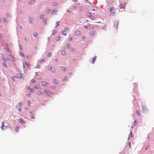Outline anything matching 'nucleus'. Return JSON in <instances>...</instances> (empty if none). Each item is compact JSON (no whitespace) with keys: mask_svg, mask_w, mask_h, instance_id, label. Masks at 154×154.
Here are the masks:
<instances>
[{"mask_svg":"<svg viewBox=\"0 0 154 154\" xmlns=\"http://www.w3.org/2000/svg\"><path fill=\"white\" fill-rule=\"evenodd\" d=\"M56 27H57L58 26V25H59V22L57 21L56 22Z\"/></svg>","mask_w":154,"mask_h":154,"instance_id":"29","label":"nucleus"},{"mask_svg":"<svg viewBox=\"0 0 154 154\" xmlns=\"http://www.w3.org/2000/svg\"><path fill=\"white\" fill-rule=\"evenodd\" d=\"M86 15L87 17H89L91 19L93 20H94V17L92 15L91 13H87L86 14Z\"/></svg>","mask_w":154,"mask_h":154,"instance_id":"2","label":"nucleus"},{"mask_svg":"<svg viewBox=\"0 0 154 154\" xmlns=\"http://www.w3.org/2000/svg\"><path fill=\"white\" fill-rule=\"evenodd\" d=\"M67 11L68 12H70V11H69V10H67Z\"/></svg>","mask_w":154,"mask_h":154,"instance_id":"53","label":"nucleus"},{"mask_svg":"<svg viewBox=\"0 0 154 154\" xmlns=\"http://www.w3.org/2000/svg\"><path fill=\"white\" fill-rule=\"evenodd\" d=\"M136 112H137V114L138 115V116H140V113L139 111H138V110H137V111H136Z\"/></svg>","mask_w":154,"mask_h":154,"instance_id":"25","label":"nucleus"},{"mask_svg":"<svg viewBox=\"0 0 154 154\" xmlns=\"http://www.w3.org/2000/svg\"><path fill=\"white\" fill-rule=\"evenodd\" d=\"M2 34L1 33H0V38H2Z\"/></svg>","mask_w":154,"mask_h":154,"instance_id":"47","label":"nucleus"},{"mask_svg":"<svg viewBox=\"0 0 154 154\" xmlns=\"http://www.w3.org/2000/svg\"><path fill=\"white\" fill-rule=\"evenodd\" d=\"M42 85L44 86H46L47 85H48V83L44 81L42 82Z\"/></svg>","mask_w":154,"mask_h":154,"instance_id":"11","label":"nucleus"},{"mask_svg":"<svg viewBox=\"0 0 154 154\" xmlns=\"http://www.w3.org/2000/svg\"><path fill=\"white\" fill-rule=\"evenodd\" d=\"M19 106H22L23 105V104L21 102H19Z\"/></svg>","mask_w":154,"mask_h":154,"instance_id":"22","label":"nucleus"},{"mask_svg":"<svg viewBox=\"0 0 154 154\" xmlns=\"http://www.w3.org/2000/svg\"><path fill=\"white\" fill-rule=\"evenodd\" d=\"M25 40L26 42H27L29 40V39L26 38H25Z\"/></svg>","mask_w":154,"mask_h":154,"instance_id":"35","label":"nucleus"},{"mask_svg":"<svg viewBox=\"0 0 154 154\" xmlns=\"http://www.w3.org/2000/svg\"><path fill=\"white\" fill-rule=\"evenodd\" d=\"M84 27H85V29H87L88 28V27L87 26H85Z\"/></svg>","mask_w":154,"mask_h":154,"instance_id":"51","label":"nucleus"},{"mask_svg":"<svg viewBox=\"0 0 154 154\" xmlns=\"http://www.w3.org/2000/svg\"><path fill=\"white\" fill-rule=\"evenodd\" d=\"M51 71L53 72H55V69L54 68H52V70H51Z\"/></svg>","mask_w":154,"mask_h":154,"instance_id":"32","label":"nucleus"},{"mask_svg":"<svg viewBox=\"0 0 154 154\" xmlns=\"http://www.w3.org/2000/svg\"><path fill=\"white\" fill-rule=\"evenodd\" d=\"M65 30L64 31H65V32H68L69 31L68 28H65Z\"/></svg>","mask_w":154,"mask_h":154,"instance_id":"18","label":"nucleus"},{"mask_svg":"<svg viewBox=\"0 0 154 154\" xmlns=\"http://www.w3.org/2000/svg\"><path fill=\"white\" fill-rule=\"evenodd\" d=\"M27 95L28 97H30L31 95V94H27Z\"/></svg>","mask_w":154,"mask_h":154,"instance_id":"41","label":"nucleus"},{"mask_svg":"<svg viewBox=\"0 0 154 154\" xmlns=\"http://www.w3.org/2000/svg\"><path fill=\"white\" fill-rule=\"evenodd\" d=\"M29 112L30 114H32V111H30Z\"/></svg>","mask_w":154,"mask_h":154,"instance_id":"54","label":"nucleus"},{"mask_svg":"<svg viewBox=\"0 0 154 154\" xmlns=\"http://www.w3.org/2000/svg\"><path fill=\"white\" fill-rule=\"evenodd\" d=\"M68 39L70 41H72V36L70 35H69L68 37Z\"/></svg>","mask_w":154,"mask_h":154,"instance_id":"14","label":"nucleus"},{"mask_svg":"<svg viewBox=\"0 0 154 154\" xmlns=\"http://www.w3.org/2000/svg\"><path fill=\"white\" fill-rule=\"evenodd\" d=\"M45 93H46V95L47 96H50L52 94V93L50 91H46Z\"/></svg>","mask_w":154,"mask_h":154,"instance_id":"4","label":"nucleus"},{"mask_svg":"<svg viewBox=\"0 0 154 154\" xmlns=\"http://www.w3.org/2000/svg\"><path fill=\"white\" fill-rule=\"evenodd\" d=\"M47 39L48 41H49L50 40V38L49 37H48L47 38Z\"/></svg>","mask_w":154,"mask_h":154,"instance_id":"50","label":"nucleus"},{"mask_svg":"<svg viewBox=\"0 0 154 154\" xmlns=\"http://www.w3.org/2000/svg\"><path fill=\"white\" fill-rule=\"evenodd\" d=\"M18 128H19L18 127H16V128H15V131H16V132H18V131H19V130H18Z\"/></svg>","mask_w":154,"mask_h":154,"instance_id":"21","label":"nucleus"},{"mask_svg":"<svg viewBox=\"0 0 154 154\" xmlns=\"http://www.w3.org/2000/svg\"><path fill=\"white\" fill-rule=\"evenodd\" d=\"M71 50L72 51H73L74 50V49L73 48H72V49H71Z\"/></svg>","mask_w":154,"mask_h":154,"instance_id":"48","label":"nucleus"},{"mask_svg":"<svg viewBox=\"0 0 154 154\" xmlns=\"http://www.w3.org/2000/svg\"><path fill=\"white\" fill-rule=\"evenodd\" d=\"M96 57H97L95 56L92 59V62L93 63H94L95 61V60L96 59Z\"/></svg>","mask_w":154,"mask_h":154,"instance_id":"10","label":"nucleus"},{"mask_svg":"<svg viewBox=\"0 0 154 154\" xmlns=\"http://www.w3.org/2000/svg\"><path fill=\"white\" fill-rule=\"evenodd\" d=\"M26 65H28V64H26Z\"/></svg>","mask_w":154,"mask_h":154,"instance_id":"64","label":"nucleus"},{"mask_svg":"<svg viewBox=\"0 0 154 154\" xmlns=\"http://www.w3.org/2000/svg\"><path fill=\"white\" fill-rule=\"evenodd\" d=\"M56 32V30H54V32H53V34H55V33Z\"/></svg>","mask_w":154,"mask_h":154,"instance_id":"43","label":"nucleus"},{"mask_svg":"<svg viewBox=\"0 0 154 154\" xmlns=\"http://www.w3.org/2000/svg\"><path fill=\"white\" fill-rule=\"evenodd\" d=\"M78 32V33H77L76 34V35L77 36H79L81 34V32L79 31H78V32Z\"/></svg>","mask_w":154,"mask_h":154,"instance_id":"19","label":"nucleus"},{"mask_svg":"<svg viewBox=\"0 0 154 154\" xmlns=\"http://www.w3.org/2000/svg\"><path fill=\"white\" fill-rule=\"evenodd\" d=\"M7 60V59H4V61H5V62H6V60Z\"/></svg>","mask_w":154,"mask_h":154,"instance_id":"52","label":"nucleus"},{"mask_svg":"<svg viewBox=\"0 0 154 154\" xmlns=\"http://www.w3.org/2000/svg\"><path fill=\"white\" fill-rule=\"evenodd\" d=\"M44 59H40L39 60V61L40 62H44Z\"/></svg>","mask_w":154,"mask_h":154,"instance_id":"24","label":"nucleus"},{"mask_svg":"<svg viewBox=\"0 0 154 154\" xmlns=\"http://www.w3.org/2000/svg\"><path fill=\"white\" fill-rule=\"evenodd\" d=\"M13 79V81H14V78H13V79Z\"/></svg>","mask_w":154,"mask_h":154,"instance_id":"59","label":"nucleus"},{"mask_svg":"<svg viewBox=\"0 0 154 154\" xmlns=\"http://www.w3.org/2000/svg\"><path fill=\"white\" fill-rule=\"evenodd\" d=\"M9 14H7V17H8L9 16Z\"/></svg>","mask_w":154,"mask_h":154,"instance_id":"55","label":"nucleus"},{"mask_svg":"<svg viewBox=\"0 0 154 154\" xmlns=\"http://www.w3.org/2000/svg\"><path fill=\"white\" fill-rule=\"evenodd\" d=\"M94 32L92 31L90 33V34H91V35H94Z\"/></svg>","mask_w":154,"mask_h":154,"instance_id":"27","label":"nucleus"},{"mask_svg":"<svg viewBox=\"0 0 154 154\" xmlns=\"http://www.w3.org/2000/svg\"><path fill=\"white\" fill-rule=\"evenodd\" d=\"M33 35L34 37H36L38 35L37 33L36 32H35L33 33Z\"/></svg>","mask_w":154,"mask_h":154,"instance_id":"15","label":"nucleus"},{"mask_svg":"<svg viewBox=\"0 0 154 154\" xmlns=\"http://www.w3.org/2000/svg\"><path fill=\"white\" fill-rule=\"evenodd\" d=\"M27 89L30 90V93H33L34 92L33 89L30 88L29 86H28L27 87Z\"/></svg>","mask_w":154,"mask_h":154,"instance_id":"5","label":"nucleus"},{"mask_svg":"<svg viewBox=\"0 0 154 154\" xmlns=\"http://www.w3.org/2000/svg\"><path fill=\"white\" fill-rule=\"evenodd\" d=\"M65 31L63 30L62 32V33L63 35H66V33L65 32Z\"/></svg>","mask_w":154,"mask_h":154,"instance_id":"17","label":"nucleus"},{"mask_svg":"<svg viewBox=\"0 0 154 154\" xmlns=\"http://www.w3.org/2000/svg\"><path fill=\"white\" fill-rule=\"evenodd\" d=\"M153 142H154V139L153 140Z\"/></svg>","mask_w":154,"mask_h":154,"instance_id":"60","label":"nucleus"},{"mask_svg":"<svg viewBox=\"0 0 154 154\" xmlns=\"http://www.w3.org/2000/svg\"><path fill=\"white\" fill-rule=\"evenodd\" d=\"M33 20V18L32 17H29V23H32V21Z\"/></svg>","mask_w":154,"mask_h":154,"instance_id":"13","label":"nucleus"},{"mask_svg":"<svg viewBox=\"0 0 154 154\" xmlns=\"http://www.w3.org/2000/svg\"><path fill=\"white\" fill-rule=\"evenodd\" d=\"M61 69L63 71H65L66 70V68L62 66L61 67Z\"/></svg>","mask_w":154,"mask_h":154,"instance_id":"20","label":"nucleus"},{"mask_svg":"<svg viewBox=\"0 0 154 154\" xmlns=\"http://www.w3.org/2000/svg\"><path fill=\"white\" fill-rule=\"evenodd\" d=\"M18 110L20 112L21 111V108H19L18 109Z\"/></svg>","mask_w":154,"mask_h":154,"instance_id":"44","label":"nucleus"},{"mask_svg":"<svg viewBox=\"0 0 154 154\" xmlns=\"http://www.w3.org/2000/svg\"><path fill=\"white\" fill-rule=\"evenodd\" d=\"M15 78H23V77L22 75L20 73H18L17 74V75L16 76H15V77H14Z\"/></svg>","mask_w":154,"mask_h":154,"instance_id":"3","label":"nucleus"},{"mask_svg":"<svg viewBox=\"0 0 154 154\" xmlns=\"http://www.w3.org/2000/svg\"><path fill=\"white\" fill-rule=\"evenodd\" d=\"M91 11H95V8H93V9L91 10Z\"/></svg>","mask_w":154,"mask_h":154,"instance_id":"45","label":"nucleus"},{"mask_svg":"<svg viewBox=\"0 0 154 154\" xmlns=\"http://www.w3.org/2000/svg\"><path fill=\"white\" fill-rule=\"evenodd\" d=\"M78 0H72L74 2H77Z\"/></svg>","mask_w":154,"mask_h":154,"instance_id":"46","label":"nucleus"},{"mask_svg":"<svg viewBox=\"0 0 154 154\" xmlns=\"http://www.w3.org/2000/svg\"><path fill=\"white\" fill-rule=\"evenodd\" d=\"M19 122L21 124L25 123V121H24L23 120H22L21 119H19Z\"/></svg>","mask_w":154,"mask_h":154,"instance_id":"7","label":"nucleus"},{"mask_svg":"<svg viewBox=\"0 0 154 154\" xmlns=\"http://www.w3.org/2000/svg\"><path fill=\"white\" fill-rule=\"evenodd\" d=\"M9 56L11 57V55H9Z\"/></svg>","mask_w":154,"mask_h":154,"instance_id":"61","label":"nucleus"},{"mask_svg":"<svg viewBox=\"0 0 154 154\" xmlns=\"http://www.w3.org/2000/svg\"><path fill=\"white\" fill-rule=\"evenodd\" d=\"M5 123L4 122H3L2 123V126L1 127V128H2V130L3 129L4 127L5 126Z\"/></svg>","mask_w":154,"mask_h":154,"instance_id":"8","label":"nucleus"},{"mask_svg":"<svg viewBox=\"0 0 154 154\" xmlns=\"http://www.w3.org/2000/svg\"><path fill=\"white\" fill-rule=\"evenodd\" d=\"M125 4H120V8H121L122 9L124 8L125 6Z\"/></svg>","mask_w":154,"mask_h":154,"instance_id":"9","label":"nucleus"},{"mask_svg":"<svg viewBox=\"0 0 154 154\" xmlns=\"http://www.w3.org/2000/svg\"><path fill=\"white\" fill-rule=\"evenodd\" d=\"M51 55V53H50V52H49L48 53V57H50Z\"/></svg>","mask_w":154,"mask_h":154,"instance_id":"31","label":"nucleus"},{"mask_svg":"<svg viewBox=\"0 0 154 154\" xmlns=\"http://www.w3.org/2000/svg\"><path fill=\"white\" fill-rule=\"evenodd\" d=\"M29 4H32V3H30V2H29Z\"/></svg>","mask_w":154,"mask_h":154,"instance_id":"58","label":"nucleus"},{"mask_svg":"<svg viewBox=\"0 0 154 154\" xmlns=\"http://www.w3.org/2000/svg\"><path fill=\"white\" fill-rule=\"evenodd\" d=\"M60 38V36H58L56 38V39L57 41H59Z\"/></svg>","mask_w":154,"mask_h":154,"instance_id":"16","label":"nucleus"},{"mask_svg":"<svg viewBox=\"0 0 154 154\" xmlns=\"http://www.w3.org/2000/svg\"><path fill=\"white\" fill-rule=\"evenodd\" d=\"M69 74H72V73H69Z\"/></svg>","mask_w":154,"mask_h":154,"instance_id":"57","label":"nucleus"},{"mask_svg":"<svg viewBox=\"0 0 154 154\" xmlns=\"http://www.w3.org/2000/svg\"><path fill=\"white\" fill-rule=\"evenodd\" d=\"M30 117L32 118V119H35V117H34V116L32 115L30 116Z\"/></svg>","mask_w":154,"mask_h":154,"instance_id":"39","label":"nucleus"},{"mask_svg":"<svg viewBox=\"0 0 154 154\" xmlns=\"http://www.w3.org/2000/svg\"><path fill=\"white\" fill-rule=\"evenodd\" d=\"M130 134H131V137H132V132H130Z\"/></svg>","mask_w":154,"mask_h":154,"instance_id":"49","label":"nucleus"},{"mask_svg":"<svg viewBox=\"0 0 154 154\" xmlns=\"http://www.w3.org/2000/svg\"><path fill=\"white\" fill-rule=\"evenodd\" d=\"M5 50L6 51L9 52V49L8 48H6Z\"/></svg>","mask_w":154,"mask_h":154,"instance_id":"34","label":"nucleus"},{"mask_svg":"<svg viewBox=\"0 0 154 154\" xmlns=\"http://www.w3.org/2000/svg\"><path fill=\"white\" fill-rule=\"evenodd\" d=\"M40 18L43 19L44 18V15H40Z\"/></svg>","mask_w":154,"mask_h":154,"instance_id":"28","label":"nucleus"},{"mask_svg":"<svg viewBox=\"0 0 154 154\" xmlns=\"http://www.w3.org/2000/svg\"><path fill=\"white\" fill-rule=\"evenodd\" d=\"M3 65L5 67H7V65L6 64L3 63Z\"/></svg>","mask_w":154,"mask_h":154,"instance_id":"38","label":"nucleus"},{"mask_svg":"<svg viewBox=\"0 0 154 154\" xmlns=\"http://www.w3.org/2000/svg\"><path fill=\"white\" fill-rule=\"evenodd\" d=\"M10 128L11 129V128L9 126H6L5 127V128Z\"/></svg>","mask_w":154,"mask_h":154,"instance_id":"26","label":"nucleus"},{"mask_svg":"<svg viewBox=\"0 0 154 154\" xmlns=\"http://www.w3.org/2000/svg\"><path fill=\"white\" fill-rule=\"evenodd\" d=\"M20 28L21 29V28H22V26H21L20 27Z\"/></svg>","mask_w":154,"mask_h":154,"instance_id":"56","label":"nucleus"},{"mask_svg":"<svg viewBox=\"0 0 154 154\" xmlns=\"http://www.w3.org/2000/svg\"><path fill=\"white\" fill-rule=\"evenodd\" d=\"M26 65H28V64H26Z\"/></svg>","mask_w":154,"mask_h":154,"instance_id":"63","label":"nucleus"},{"mask_svg":"<svg viewBox=\"0 0 154 154\" xmlns=\"http://www.w3.org/2000/svg\"><path fill=\"white\" fill-rule=\"evenodd\" d=\"M52 68L51 67H50L49 68H48V69L50 70H52Z\"/></svg>","mask_w":154,"mask_h":154,"instance_id":"37","label":"nucleus"},{"mask_svg":"<svg viewBox=\"0 0 154 154\" xmlns=\"http://www.w3.org/2000/svg\"><path fill=\"white\" fill-rule=\"evenodd\" d=\"M26 65H28V64H26Z\"/></svg>","mask_w":154,"mask_h":154,"instance_id":"62","label":"nucleus"},{"mask_svg":"<svg viewBox=\"0 0 154 154\" xmlns=\"http://www.w3.org/2000/svg\"><path fill=\"white\" fill-rule=\"evenodd\" d=\"M67 48H68V49L70 48V47H70V45H69V44H68V45H67Z\"/></svg>","mask_w":154,"mask_h":154,"instance_id":"33","label":"nucleus"},{"mask_svg":"<svg viewBox=\"0 0 154 154\" xmlns=\"http://www.w3.org/2000/svg\"><path fill=\"white\" fill-rule=\"evenodd\" d=\"M115 9L114 7H112L110 9V12L111 14L114 15L115 13Z\"/></svg>","mask_w":154,"mask_h":154,"instance_id":"1","label":"nucleus"},{"mask_svg":"<svg viewBox=\"0 0 154 154\" xmlns=\"http://www.w3.org/2000/svg\"><path fill=\"white\" fill-rule=\"evenodd\" d=\"M39 87L38 86H35V88H36V89H38Z\"/></svg>","mask_w":154,"mask_h":154,"instance_id":"40","label":"nucleus"},{"mask_svg":"<svg viewBox=\"0 0 154 154\" xmlns=\"http://www.w3.org/2000/svg\"><path fill=\"white\" fill-rule=\"evenodd\" d=\"M136 122H137V120H134V126H135L136 125Z\"/></svg>","mask_w":154,"mask_h":154,"instance_id":"36","label":"nucleus"},{"mask_svg":"<svg viewBox=\"0 0 154 154\" xmlns=\"http://www.w3.org/2000/svg\"><path fill=\"white\" fill-rule=\"evenodd\" d=\"M20 54L21 55H22L23 56H24V55H23V52H20Z\"/></svg>","mask_w":154,"mask_h":154,"instance_id":"42","label":"nucleus"},{"mask_svg":"<svg viewBox=\"0 0 154 154\" xmlns=\"http://www.w3.org/2000/svg\"><path fill=\"white\" fill-rule=\"evenodd\" d=\"M61 54L62 55H64L66 54V52L65 51H63L61 52Z\"/></svg>","mask_w":154,"mask_h":154,"instance_id":"23","label":"nucleus"},{"mask_svg":"<svg viewBox=\"0 0 154 154\" xmlns=\"http://www.w3.org/2000/svg\"><path fill=\"white\" fill-rule=\"evenodd\" d=\"M31 82H32V83H33L35 82V80H34V79H32V80H31Z\"/></svg>","mask_w":154,"mask_h":154,"instance_id":"30","label":"nucleus"},{"mask_svg":"<svg viewBox=\"0 0 154 154\" xmlns=\"http://www.w3.org/2000/svg\"><path fill=\"white\" fill-rule=\"evenodd\" d=\"M53 82L54 83L56 84H57L58 83V81L56 79L53 80Z\"/></svg>","mask_w":154,"mask_h":154,"instance_id":"12","label":"nucleus"},{"mask_svg":"<svg viewBox=\"0 0 154 154\" xmlns=\"http://www.w3.org/2000/svg\"><path fill=\"white\" fill-rule=\"evenodd\" d=\"M43 93L40 91H38L36 92V94L38 95H41L43 94Z\"/></svg>","mask_w":154,"mask_h":154,"instance_id":"6","label":"nucleus"}]
</instances>
